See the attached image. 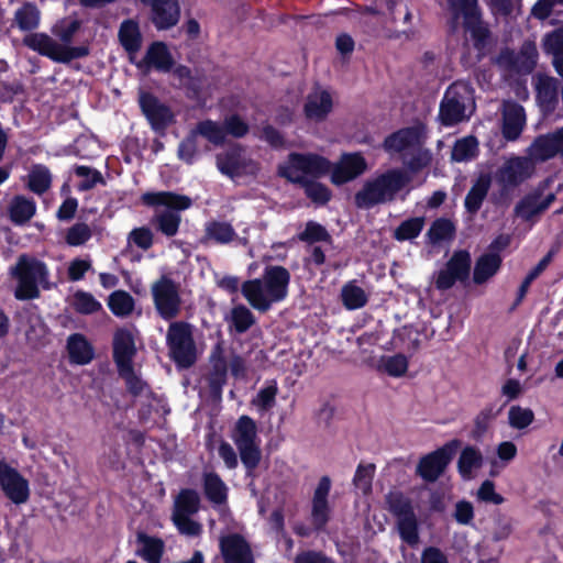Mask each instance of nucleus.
Listing matches in <instances>:
<instances>
[{
	"label": "nucleus",
	"instance_id": "nucleus-1",
	"mask_svg": "<svg viewBox=\"0 0 563 563\" xmlns=\"http://www.w3.org/2000/svg\"><path fill=\"white\" fill-rule=\"evenodd\" d=\"M80 21L65 18L52 26V34L58 37L59 42L46 33H31L23 38V44L30 49L51 58L57 63H69L73 59L85 57L89 54L86 45L70 46L73 37L80 29Z\"/></svg>",
	"mask_w": 563,
	"mask_h": 563
},
{
	"label": "nucleus",
	"instance_id": "nucleus-2",
	"mask_svg": "<svg viewBox=\"0 0 563 563\" xmlns=\"http://www.w3.org/2000/svg\"><path fill=\"white\" fill-rule=\"evenodd\" d=\"M289 282L290 274L285 267L269 266L262 278L245 282L241 290L254 309L266 311L273 303L286 298Z\"/></svg>",
	"mask_w": 563,
	"mask_h": 563
},
{
	"label": "nucleus",
	"instance_id": "nucleus-3",
	"mask_svg": "<svg viewBox=\"0 0 563 563\" xmlns=\"http://www.w3.org/2000/svg\"><path fill=\"white\" fill-rule=\"evenodd\" d=\"M10 273L16 279L14 296L20 300L37 298L41 287L48 288V269L35 257L21 255Z\"/></svg>",
	"mask_w": 563,
	"mask_h": 563
},
{
	"label": "nucleus",
	"instance_id": "nucleus-4",
	"mask_svg": "<svg viewBox=\"0 0 563 563\" xmlns=\"http://www.w3.org/2000/svg\"><path fill=\"white\" fill-rule=\"evenodd\" d=\"M408 183V178L398 170H390L366 181L355 195L358 208L368 209L394 199L395 195Z\"/></svg>",
	"mask_w": 563,
	"mask_h": 563
},
{
	"label": "nucleus",
	"instance_id": "nucleus-5",
	"mask_svg": "<svg viewBox=\"0 0 563 563\" xmlns=\"http://www.w3.org/2000/svg\"><path fill=\"white\" fill-rule=\"evenodd\" d=\"M331 164L317 154H289L287 161L278 167L280 176L291 183L305 184L330 173Z\"/></svg>",
	"mask_w": 563,
	"mask_h": 563
},
{
	"label": "nucleus",
	"instance_id": "nucleus-6",
	"mask_svg": "<svg viewBox=\"0 0 563 563\" xmlns=\"http://www.w3.org/2000/svg\"><path fill=\"white\" fill-rule=\"evenodd\" d=\"M474 110L471 86L464 81L452 84L445 91L440 106V120L444 125H454L467 119Z\"/></svg>",
	"mask_w": 563,
	"mask_h": 563
},
{
	"label": "nucleus",
	"instance_id": "nucleus-7",
	"mask_svg": "<svg viewBox=\"0 0 563 563\" xmlns=\"http://www.w3.org/2000/svg\"><path fill=\"white\" fill-rule=\"evenodd\" d=\"M143 201L146 205H162L168 208L156 216L159 231L167 236H173L178 231L180 216L177 211L185 210L191 206V199L187 196L166 191L144 194Z\"/></svg>",
	"mask_w": 563,
	"mask_h": 563
},
{
	"label": "nucleus",
	"instance_id": "nucleus-8",
	"mask_svg": "<svg viewBox=\"0 0 563 563\" xmlns=\"http://www.w3.org/2000/svg\"><path fill=\"white\" fill-rule=\"evenodd\" d=\"M231 440L235 444L243 465L252 471L261 461V440L256 422L249 416H241L231 430Z\"/></svg>",
	"mask_w": 563,
	"mask_h": 563
},
{
	"label": "nucleus",
	"instance_id": "nucleus-9",
	"mask_svg": "<svg viewBox=\"0 0 563 563\" xmlns=\"http://www.w3.org/2000/svg\"><path fill=\"white\" fill-rule=\"evenodd\" d=\"M166 342L170 358L183 368L190 367L197 360L194 328L183 321L172 322L167 329Z\"/></svg>",
	"mask_w": 563,
	"mask_h": 563
},
{
	"label": "nucleus",
	"instance_id": "nucleus-10",
	"mask_svg": "<svg viewBox=\"0 0 563 563\" xmlns=\"http://www.w3.org/2000/svg\"><path fill=\"white\" fill-rule=\"evenodd\" d=\"M216 162L220 173L231 179L255 177L260 170L258 163L239 145L218 154Z\"/></svg>",
	"mask_w": 563,
	"mask_h": 563
},
{
	"label": "nucleus",
	"instance_id": "nucleus-11",
	"mask_svg": "<svg viewBox=\"0 0 563 563\" xmlns=\"http://www.w3.org/2000/svg\"><path fill=\"white\" fill-rule=\"evenodd\" d=\"M459 445L460 442L457 440H452L442 448L423 456L417 466V473L427 482L437 481L444 472Z\"/></svg>",
	"mask_w": 563,
	"mask_h": 563
},
{
	"label": "nucleus",
	"instance_id": "nucleus-12",
	"mask_svg": "<svg viewBox=\"0 0 563 563\" xmlns=\"http://www.w3.org/2000/svg\"><path fill=\"white\" fill-rule=\"evenodd\" d=\"M448 2L454 19L456 20L459 15H463L465 29L478 44L483 43L488 31L481 20L477 0H448Z\"/></svg>",
	"mask_w": 563,
	"mask_h": 563
},
{
	"label": "nucleus",
	"instance_id": "nucleus-13",
	"mask_svg": "<svg viewBox=\"0 0 563 563\" xmlns=\"http://www.w3.org/2000/svg\"><path fill=\"white\" fill-rule=\"evenodd\" d=\"M534 173L532 159L523 156H510L496 173V179L505 187L517 186Z\"/></svg>",
	"mask_w": 563,
	"mask_h": 563
},
{
	"label": "nucleus",
	"instance_id": "nucleus-14",
	"mask_svg": "<svg viewBox=\"0 0 563 563\" xmlns=\"http://www.w3.org/2000/svg\"><path fill=\"white\" fill-rule=\"evenodd\" d=\"M538 60L537 46L532 42H525L518 53L505 49L498 57V64L517 74L531 73Z\"/></svg>",
	"mask_w": 563,
	"mask_h": 563
},
{
	"label": "nucleus",
	"instance_id": "nucleus-15",
	"mask_svg": "<svg viewBox=\"0 0 563 563\" xmlns=\"http://www.w3.org/2000/svg\"><path fill=\"white\" fill-rule=\"evenodd\" d=\"M152 292L156 309L164 319L178 314L180 300L177 287L172 280L162 278L153 285Z\"/></svg>",
	"mask_w": 563,
	"mask_h": 563
},
{
	"label": "nucleus",
	"instance_id": "nucleus-16",
	"mask_svg": "<svg viewBox=\"0 0 563 563\" xmlns=\"http://www.w3.org/2000/svg\"><path fill=\"white\" fill-rule=\"evenodd\" d=\"M422 142L423 128L416 125L389 135L384 142V147L389 153H400L405 158L413 153Z\"/></svg>",
	"mask_w": 563,
	"mask_h": 563
},
{
	"label": "nucleus",
	"instance_id": "nucleus-17",
	"mask_svg": "<svg viewBox=\"0 0 563 563\" xmlns=\"http://www.w3.org/2000/svg\"><path fill=\"white\" fill-rule=\"evenodd\" d=\"M367 169V163L360 153L343 154L338 163L331 166V181L334 185L349 183Z\"/></svg>",
	"mask_w": 563,
	"mask_h": 563
},
{
	"label": "nucleus",
	"instance_id": "nucleus-18",
	"mask_svg": "<svg viewBox=\"0 0 563 563\" xmlns=\"http://www.w3.org/2000/svg\"><path fill=\"white\" fill-rule=\"evenodd\" d=\"M0 485L14 504H23L27 500L30 495L27 481L2 461H0Z\"/></svg>",
	"mask_w": 563,
	"mask_h": 563
},
{
	"label": "nucleus",
	"instance_id": "nucleus-19",
	"mask_svg": "<svg viewBox=\"0 0 563 563\" xmlns=\"http://www.w3.org/2000/svg\"><path fill=\"white\" fill-rule=\"evenodd\" d=\"M332 109L333 98L329 90L316 87L307 95L303 106L307 119L321 122L331 113Z\"/></svg>",
	"mask_w": 563,
	"mask_h": 563
},
{
	"label": "nucleus",
	"instance_id": "nucleus-20",
	"mask_svg": "<svg viewBox=\"0 0 563 563\" xmlns=\"http://www.w3.org/2000/svg\"><path fill=\"white\" fill-rule=\"evenodd\" d=\"M200 498L192 489H183L175 499L173 521L177 528H196L190 517L197 512Z\"/></svg>",
	"mask_w": 563,
	"mask_h": 563
},
{
	"label": "nucleus",
	"instance_id": "nucleus-21",
	"mask_svg": "<svg viewBox=\"0 0 563 563\" xmlns=\"http://www.w3.org/2000/svg\"><path fill=\"white\" fill-rule=\"evenodd\" d=\"M140 104L153 129H164L173 121V112L154 96L142 92L140 95Z\"/></svg>",
	"mask_w": 563,
	"mask_h": 563
},
{
	"label": "nucleus",
	"instance_id": "nucleus-22",
	"mask_svg": "<svg viewBox=\"0 0 563 563\" xmlns=\"http://www.w3.org/2000/svg\"><path fill=\"white\" fill-rule=\"evenodd\" d=\"M152 8V21L158 30H166L177 24L179 5L177 0H142Z\"/></svg>",
	"mask_w": 563,
	"mask_h": 563
},
{
	"label": "nucleus",
	"instance_id": "nucleus-23",
	"mask_svg": "<svg viewBox=\"0 0 563 563\" xmlns=\"http://www.w3.org/2000/svg\"><path fill=\"white\" fill-rule=\"evenodd\" d=\"M202 242L216 244L236 242L238 244L246 245L249 239L246 236H239L229 222L213 220L205 224Z\"/></svg>",
	"mask_w": 563,
	"mask_h": 563
},
{
	"label": "nucleus",
	"instance_id": "nucleus-24",
	"mask_svg": "<svg viewBox=\"0 0 563 563\" xmlns=\"http://www.w3.org/2000/svg\"><path fill=\"white\" fill-rule=\"evenodd\" d=\"M331 490V479L323 476L318 482L312 500H311V518L316 525L323 526L330 516L329 494Z\"/></svg>",
	"mask_w": 563,
	"mask_h": 563
},
{
	"label": "nucleus",
	"instance_id": "nucleus-25",
	"mask_svg": "<svg viewBox=\"0 0 563 563\" xmlns=\"http://www.w3.org/2000/svg\"><path fill=\"white\" fill-rule=\"evenodd\" d=\"M224 563H252L253 558L250 545L239 534L224 537L220 542Z\"/></svg>",
	"mask_w": 563,
	"mask_h": 563
},
{
	"label": "nucleus",
	"instance_id": "nucleus-26",
	"mask_svg": "<svg viewBox=\"0 0 563 563\" xmlns=\"http://www.w3.org/2000/svg\"><path fill=\"white\" fill-rule=\"evenodd\" d=\"M526 124L523 108L515 102H505L503 108V135L508 141L517 140Z\"/></svg>",
	"mask_w": 563,
	"mask_h": 563
},
{
	"label": "nucleus",
	"instance_id": "nucleus-27",
	"mask_svg": "<svg viewBox=\"0 0 563 563\" xmlns=\"http://www.w3.org/2000/svg\"><path fill=\"white\" fill-rule=\"evenodd\" d=\"M19 330L32 346L42 344L47 335V328L42 318L31 310L19 314Z\"/></svg>",
	"mask_w": 563,
	"mask_h": 563
},
{
	"label": "nucleus",
	"instance_id": "nucleus-28",
	"mask_svg": "<svg viewBox=\"0 0 563 563\" xmlns=\"http://www.w3.org/2000/svg\"><path fill=\"white\" fill-rule=\"evenodd\" d=\"M134 334L132 330L119 329L113 338V356L117 367H123L133 364L135 355Z\"/></svg>",
	"mask_w": 563,
	"mask_h": 563
},
{
	"label": "nucleus",
	"instance_id": "nucleus-29",
	"mask_svg": "<svg viewBox=\"0 0 563 563\" xmlns=\"http://www.w3.org/2000/svg\"><path fill=\"white\" fill-rule=\"evenodd\" d=\"M385 499L389 510L398 518L399 528H416L411 504L401 492L393 489Z\"/></svg>",
	"mask_w": 563,
	"mask_h": 563
},
{
	"label": "nucleus",
	"instance_id": "nucleus-30",
	"mask_svg": "<svg viewBox=\"0 0 563 563\" xmlns=\"http://www.w3.org/2000/svg\"><path fill=\"white\" fill-rule=\"evenodd\" d=\"M533 80L537 99L542 111H553L558 102V80L541 74L537 75Z\"/></svg>",
	"mask_w": 563,
	"mask_h": 563
},
{
	"label": "nucleus",
	"instance_id": "nucleus-31",
	"mask_svg": "<svg viewBox=\"0 0 563 563\" xmlns=\"http://www.w3.org/2000/svg\"><path fill=\"white\" fill-rule=\"evenodd\" d=\"M500 265L501 257L498 253L489 252L483 254L478 257L474 267V283L478 285L486 283L498 272Z\"/></svg>",
	"mask_w": 563,
	"mask_h": 563
},
{
	"label": "nucleus",
	"instance_id": "nucleus-32",
	"mask_svg": "<svg viewBox=\"0 0 563 563\" xmlns=\"http://www.w3.org/2000/svg\"><path fill=\"white\" fill-rule=\"evenodd\" d=\"M528 155L532 162H545L560 155L553 133L537 137L528 148Z\"/></svg>",
	"mask_w": 563,
	"mask_h": 563
},
{
	"label": "nucleus",
	"instance_id": "nucleus-33",
	"mask_svg": "<svg viewBox=\"0 0 563 563\" xmlns=\"http://www.w3.org/2000/svg\"><path fill=\"white\" fill-rule=\"evenodd\" d=\"M67 350L71 363L88 364L93 357V350L84 335L76 333L68 338Z\"/></svg>",
	"mask_w": 563,
	"mask_h": 563
},
{
	"label": "nucleus",
	"instance_id": "nucleus-34",
	"mask_svg": "<svg viewBox=\"0 0 563 563\" xmlns=\"http://www.w3.org/2000/svg\"><path fill=\"white\" fill-rule=\"evenodd\" d=\"M41 22V11L36 4L24 2L14 12L13 23L21 31H32L38 27Z\"/></svg>",
	"mask_w": 563,
	"mask_h": 563
},
{
	"label": "nucleus",
	"instance_id": "nucleus-35",
	"mask_svg": "<svg viewBox=\"0 0 563 563\" xmlns=\"http://www.w3.org/2000/svg\"><path fill=\"white\" fill-rule=\"evenodd\" d=\"M489 187L490 176L488 174L481 175L465 197L464 205L470 213H476L479 210Z\"/></svg>",
	"mask_w": 563,
	"mask_h": 563
},
{
	"label": "nucleus",
	"instance_id": "nucleus-36",
	"mask_svg": "<svg viewBox=\"0 0 563 563\" xmlns=\"http://www.w3.org/2000/svg\"><path fill=\"white\" fill-rule=\"evenodd\" d=\"M203 489L207 498L214 505L222 506L228 498V486L216 473L203 475Z\"/></svg>",
	"mask_w": 563,
	"mask_h": 563
},
{
	"label": "nucleus",
	"instance_id": "nucleus-37",
	"mask_svg": "<svg viewBox=\"0 0 563 563\" xmlns=\"http://www.w3.org/2000/svg\"><path fill=\"white\" fill-rule=\"evenodd\" d=\"M542 45L544 52L553 56V65L559 75L563 77V32L553 31L547 34Z\"/></svg>",
	"mask_w": 563,
	"mask_h": 563
},
{
	"label": "nucleus",
	"instance_id": "nucleus-38",
	"mask_svg": "<svg viewBox=\"0 0 563 563\" xmlns=\"http://www.w3.org/2000/svg\"><path fill=\"white\" fill-rule=\"evenodd\" d=\"M35 210L36 206L32 199L16 196L11 200L9 206L10 219L15 224H23L34 216Z\"/></svg>",
	"mask_w": 563,
	"mask_h": 563
},
{
	"label": "nucleus",
	"instance_id": "nucleus-39",
	"mask_svg": "<svg viewBox=\"0 0 563 563\" xmlns=\"http://www.w3.org/2000/svg\"><path fill=\"white\" fill-rule=\"evenodd\" d=\"M137 540L142 543L141 554L147 563H161L164 551V542L159 538L146 536L139 530Z\"/></svg>",
	"mask_w": 563,
	"mask_h": 563
},
{
	"label": "nucleus",
	"instance_id": "nucleus-40",
	"mask_svg": "<svg viewBox=\"0 0 563 563\" xmlns=\"http://www.w3.org/2000/svg\"><path fill=\"white\" fill-rule=\"evenodd\" d=\"M133 297L124 290L113 291L108 299V307L111 312L120 318L130 316L134 310Z\"/></svg>",
	"mask_w": 563,
	"mask_h": 563
},
{
	"label": "nucleus",
	"instance_id": "nucleus-41",
	"mask_svg": "<svg viewBox=\"0 0 563 563\" xmlns=\"http://www.w3.org/2000/svg\"><path fill=\"white\" fill-rule=\"evenodd\" d=\"M483 464L481 451L474 446H466L461 452L459 459V471L464 478H471L472 473L478 470Z\"/></svg>",
	"mask_w": 563,
	"mask_h": 563
},
{
	"label": "nucleus",
	"instance_id": "nucleus-42",
	"mask_svg": "<svg viewBox=\"0 0 563 563\" xmlns=\"http://www.w3.org/2000/svg\"><path fill=\"white\" fill-rule=\"evenodd\" d=\"M377 369L391 377H401L408 371V358L404 354L382 356Z\"/></svg>",
	"mask_w": 563,
	"mask_h": 563
},
{
	"label": "nucleus",
	"instance_id": "nucleus-43",
	"mask_svg": "<svg viewBox=\"0 0 563 563\" xmlns=\"http://www.w3.org/2000/svg\"><path fill=\"white\" fill-rule=\"evenodd\" d=\"M497 460L490 461V476H497L517 455V446L511 441H504L496 448Z\"/></svg>",
	"mask_w": 563,
	"mask_h": 563
},
{
	"label": "nucleus",
	"instance_id": "nucleus-44",
	"mask_svg": "<svg viewBox=\"0 0 563 563\" xmlns=\"http://www.w3.org/2000/svg\"><path fill=\"white\" fill-rule=\"evenodd\" d=\"M51 183L52 175L46 166L38 164L31 167L27 175V186L30 190L41 195L51 187Z\"/></svg>",
	"mask_w": 563,
	"mask_h": 563
},
{
	"label": "nucleus",
	"instance_id": "nucleus-45",
	"mask_svg": "<svg viewBox=\"0 0 563 563\" xmlns=\"http://www.w3.org/2000/svg\"><path fill=\"white\" fill-rule=\"evenodd\" d=\"M198 136H202L214 145H221L225 141V130L223 124L212 121H200L194 129Z\"/></svg>",
	"mask_w": 563,
	"mask_h": 563
},
{
	"label": "nucleus",
	"instance_id": "nucleus-46",
	"mask_svg": "<svg viewBox=\"0 0 563 563\" xmlns=\"http://www.w3.org/2000/svg\"><path fill=\"white\" fill-rule=\"evenodd\" d=\"M146 62L163 71L169 70L173 64L172 56L162 42H156L150 46L146 53Z\"/></svg>",
	"mask_w": 563,
	"mask_h": 563
},
{
	"label": "nucleus",
	"instance_id": "nucleus-47",
	"mask_svg": "<svg viewBox=\"0 0 563 563\" xmlns=\"http://www.w3.org/2000/svg\"><path fill=\"white\" fill-rule=\"evenodd\" d=\"M455 233V227L449 219H437L430 227L427 236L431 244H440L451 241Z\"/></svg>",
	"mask_w": 563,
	"mask_h": 563
},
{
	"label": "nucleus",
	"instance_id": "nucleus-48",
	"mask_svg": "<svg viewBox=\"0 0 563 563\" xmlns=\"http://www.w3.org/2000/svg\"><path fill=\"white\" fill-rule=\"evenodd\" d=\"M119 38L128 52H136L141 45V34L135 22L124 21L119 30Z\"/></svg>",
	"mask_w": 563,
	"mask_h": 563
},
{
	"label": "nucleus",
	"instance_id": "nucleus-49",
	"mask_svg": "<svg viewBox=\"0 0 563 563\" xmlns=\"http://www.w3.org/2000/svg\"><path fill=\"white\" fill-rule=\"evenodd\" d=\"M478 154V142L474 136H466L455 142L452 150V159L467 162Z\"/></svg>",
	"mask_w": 563,
	"mask_h": 563
},
{
	"label": "nucleus",
	"instance_id": "nucleus-50",
	"mask_svg": "<svg viewBox=\"0 0 563 563\" xmlns=\"http://www.w3.org/2000/svg\"><path fill=\"white\" fill-rule=\"evenodd\" d=\"M423 227V217L407 219L395 230L394 238L400 242L413 240L421 233Z\"/></svg>",
	"mask_w": 563,
	"mask_h": 563
},
{
	"label": "nucleus",
	"instance_id": "nucleus-51",
	"mask_svg": "<svg viewBox=\"0 0 563 563\" xmlns=\"http://www.w3.org/2000/svg\"><path fill=\"white\" fill-rule=\"evenodd\" d=\"M228 321L230 327L236 332L243 333L254 323V316L249 308L243 305H239L231 310Z\"/></svg>",
	"mask_w": 563,
	"mask_h": 563
},
{
	"label": "nucleus",
	"instance_id": "nucleus-52",
	"mask_svg": "<svg viewBox=\"0 0 563 563\" xmlns=\"http://www.w3.org/2000/svg\"><path fill=\"white\" fill-rule=\"evenodd\" d=\"M119 375L124 379L129 391L135 396L147 391L146 383L135 372L133 364L118 368Z\"/></svg>",
	"mask_w": 563,
	"mask_h": 563
},
{
	"label": "nucleus",
	"instance_id": "nucleus-53",
	"mask_svg": "<svg viewBox=\"0 0 563 563\" xmlns=\"http://www.w3.org/2000/svg\"><path fill=\"white\" fill-rule=\"evenodd\" d=\"M446 268L459 279H465L471 269V255L466 251H459L453 254L446 264Z\"/></svg>",
	"mask_w": 563,
	"mask_h": 563
},
{
	"label": "nucleus",
	"instance_id": "nucleus-54",
	"mask_svg": "<svg viewBox=\"0 0 563 563\" xmlns=\"http://www.w3.org/2000/svg\"><path fill=\"white\" fill-rule=\"evenodd\" d=\"M341 296L344 306L350 310L358 309L367 301L365 291L353 283H349L342 288Z\"/></svg>",
	"mask_w": 563,
	"mask_h": 563
},
{
	"label": "nucleus",
	"instance_id": "nucleus-55",
	"mask_svg": "<svg viewBox=\"0 0 563 563\" xmlns=\"http://www.w3.org/2000/svg\"><path fill=\"white\" fill-rule=\"evenodd\" d=\"M375 474V465L374 464H358L353 483L357 490L362 494L367 495L372 490V482Z\"/></svg>",
	"mask_w": 563,
	"mask_h": 563
},
{
	"label": "nucleus",
	"instance_id": "nucleus-56",
	"mask_svg": "<svg viewBox=\"0 0 563 563\" xmlns=\"http://www.w3.org/2000/svg\"><path fill=\"white\" fill-rule=\"evenodd\" d=\"M534 420V413L529 408L511 406L508 410V423L511 428L521 430L529 427Z\"/></svg>",
	"mask_w": 563,
	"mask_h": 563
},
{
	"label": "nucleus",
	"instance_id": "nucleus-57",
	"mask_svg": "<svg viewBox=\"0 0 563 563\" xmlns=\"http://www.w3.org/2000/svg\"><path fill=\"white\" fill-rule=\"evenodd\" d=\"M71 305L79 313L89 314L101 309V303L89 292L76 291L71 299Z\"/></svg>",
	"mask_w": 563,
	"mask_h": 563
},
{
	"label": "nucleus",
	"instance_id": "nucleus-58",
	"mask_svg": "<svg viewBox=\"0 0 563 563\" xmlns=\"http://www.w3.org/2000/svg\"><path fill=\"white\" fill-rule=\"evenodd\" d=\"M227 379V363L223 358H216L212 362V369L209 373L208 380L210 388L214 394H220Z\"/></svg>",
	"mask_w": 563,
	"mask_h": 563
},
{
	"label": "nucleus",
	"instance_id": "nucleus-59",
	"mask_svg": "<svg viewBox=\"0 0 563 563\" xmlns=\"http://www.w3.org/2000/svg\"><path fill=\"white\" fill-rule=\"evenodd\" d=\"M197 137L198 135L192 130L190 134L179 144L178 157L187 164H191L198 155Z\"/></svg>",
	"mask_w": 563,
	"mask_h": 563
},
{
	"label": "nucleus",
	"instance_id": "nucleus-60",
	"mask_svg": "<svg viewBox=\"0 0 563 563\" xmlns=\"http://www.w3.org/2000/svg\"><path fill=\"white\" fill-rule=\"evenodd\" d=\"M225 135L230 134L233 137H243L249 132V124L238 114H231L223 121Z\"/></svg>",
	"mask_w": 563,
	"mask_h": 563
},
{
	"label": "nucleus",
	"instance_id": "nucleus-61",
	"mask_svg": "<svg viewBox=\"0 0 563 563\" xmlns=\"http://www.w3.org/2000/svg\"><path fill=\"white\" fill-rule=\"evenodd\" d=\"M302 186L305 187L306 195L316 203L323 205L330 199L331 194L329 189L320 183L309 180L302 184Z\"/></svg>",
	"mask_w": 563,
	"mask_h": 563
},
{
	"label": "nucleus",
	"instance_id": "nucleus-62",
	"mask_svg": "<svg viewBox=\"0 0 563 563\" xmlns=\"http://www.w3.org/2000/svg\"><path fill=\"white\" fill-rule=\"evenodd\" d=\"M91 236L89 227L85 223L73 225L66 235V241L71 246H78L87 242Z\"/></svg>",
	"mask_w": 563,
	"mask_h": 563
},
{
	"label": "nucleus",
	"instance_id": "nucleus-63",
	"mask_svg": "<svg viewBox=\"0 0 563 563\" xmlns=\"http://www.w3.org/2000/svg\"><path fill=\"white\" fill-rule=\"evenodd\" d=\"M277 388L275 386H267L261 389L252 404L260 410L266 411L271 409L275 404Z\"/></svg>",
	"mask_w": 563,
	"mask_h": 563
},
{
	"label": "nucleus",
	"instance_id": "nucleus-64",
	"mask_svg": "<svg viewBox=\"0 0 563 563\" xmlns=\"http://www.w3.org/2000/svg\"><path fill=\"white\" fill-rule=\"evenodd\" d=\"M294 563H338L322 551L303 550L296 554Z\"/></svg>",
	"mask_w": 563,
	"mask_h": 563
}]
</instances>
